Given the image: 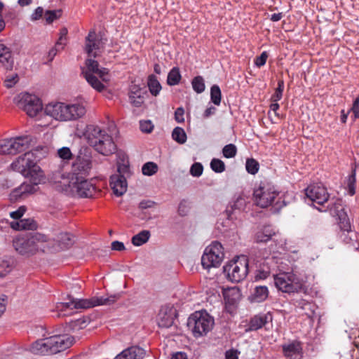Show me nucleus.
Wrapping results in <instances>:
<instances>
[{
  "mask_svg": "<svg viewBox=\"0 0 359 359\" xmlns=\"http://www.w3.org/2000/svg\"><path fill=\"white\" fill-rule=\"evenodd\" d=\"M93 58L89 57L86 60V67L81 68V75L94 89L98 92H102L105 86L94 75V74H97V71H99V63Z\"/></svg>",
  "mask_w": 359,
  "mask_h": 359,
  "instance_id": "14",
  "label": "nucleus"
},
{
  "mask_svg": "<svg viewBox=\"0 0 359 359\" xmlns=\"http://www.w3.org/2000/svg\"><path fill=\"white\" fill-rule=\"evenodd\" d=\"M245 169L249 174L255 175L259 170V163L253 158H247L245 162Z\"/></svg>",
  "mask_w": 359,
  "mask_h": 359,
  "instance_id": "40",
  "label": "nucleus"
},
{
  "mask_svg": "<svg viewBox=\"0 0 359 359\" xmlns=\"http://www.w3.org/2000/svg\"><path fill=\"white\" fill-rule=\"evenodd\" d=\"M57 242L58 243V248L60 250H65L71 247L74 241L72 234L67 232H61L57 236Z\"/></svg>",
  "mask_w": 359,
  "mask_h": 359,
  "instance_id": "30",
  "label": "nucleus"
},
{
  "mask_svg": "<svg viewBox=\"0 0 359 359\" xmlns=\"http://www.w3.org/2000/svg\"><path fill=\"white\" fill-rule=\"evenodd\" d=\"M355 184H356V166L352 168L351 172L346 180V184L348 193L350 196H353L355 194Z\"/></svg>",
  "mask_w": 359,
  "mask_h": 359,
  "instance_id": "33",
  "label": "nucleus"
},
{
  "mask_svg": "<svg viewBox=\"0 0 359 359\" xmlns=\"http://www.w3.org/2000/svg\"><path fill=\"white\" fill-rule=\"evenodd\" d=\"M147 86L150 93L155 97L159 95L162 89L161 84L157 77L154 74H151L148 76Z\"/></svg>",
  "mask_w": 359,
  "mask_h": 359,
  "instance_id": "31",
  "label": "nucleus"
},
{
  "mask_svg": "<svg viewBox=\"0 0 359 359\" xmlns=\"http://www.w3.org/2000/svg\"><path fill=\"white\" fill-rule=\"evenodd\" d=\"M175 312L172 309H161L158 314V325L161 327L168 328L174 323Z\"/></svg>",
  "mask_w": 359,
  "mask_h": 359,
  "instance_id": "25",
  "label": "nucleus"
},
{
  "mask_svg": "<svg viewBox=\"0 0 359 359\" xmlns=\"http://www.w3.org/2000/svg\"><path fill=\"white\" fill-rule=\"evenodd\" d=\"M214 318L206 311L193 313L187 320L188 329L193 336L198 338L206 335L213 327Z\"/></svg>",
  "mask_w": 359,
  "mask_h": 359,
  "instance_id": "5",
  "label": "nucleus"
},
{
  "mask_svg": "<svg viewBox=\"0 0 359 359\" xmlns=\"http://www.w3.org/2000/svg\"><path fill=\"white\" fill-rule=\"evenodd\" d=\"M224 257L223 247L218 241L212 242L208 246L201 257V264L204 269L218 267Z\"/></svg>",
  "mask_w": 359,
  "mask_h": 359,
  "instance_id": "11",
  "label": "nucleus"
},
{
  "mask_svg": "<svg viewBox=\"0 0 359 359\" xmlns=\"http://www.w3.org/2000/svg\"><path fill=\"white\" fill-rule=\"evenodd\" d=\"M60 11H46L44 14V18L47 23L50 24L54 20L57 19L60 15Z\"/></svg>",
  "mask_w": 359,
  "mask_h": 359,
  "instance_id": "52",
  "label": "nucleus"
},
{
  "mask_svg": "<svg viewBox=\"0 0 359 359\" xmlns=\"http://www.w3.org/2000/svg\"><path fill=\"white\" fill-rule=\"evenodd\" d=\"M189 209L188 202L186 200H182L179 204L177 212L180 216L184 217L188 214Z\"/></svg>",
  "mask_w": 359,
  "mask_h": 359,
  "instance_id": "54",
  "label": "nucleus"
},
{
  "mask_svg": "<svg viewBox=\"0 0 359 359\" xmlns=\"http://www.w3.org/2000/svg\"><path fill=\"white\" fill-rule=\"evenodd\" d=\"M74 338L68 334L53 335L34 341L30 348L32 353L50 355L65 351L72 346Z\"/></svg>",
  "mask_w": 359,
  "mask_h": 359,
  "instance_id": "2",
  "label": "nucleus"
},
{
  "mask_svg": "<svg viewBox=\"0 0 359 359\" xmlns=\"http://www.w3.org/2000/svg\"><path fill=\"white\" fill-rule=\"evenodd\" d=\"M29 178V182L22 183L19 187L14 189L11 193V197L15 200L23 197L25 195L32 194L36 193L39 189V184H44L46 182V177L44 174L31 175L27 176Z\"/></svg>",
  "mask_w": 359,
  "mask_h": 359,
  "instance_id": "12",
  "label": "nucleus"
},
{
  "mask_svg": "<svg viewBox=\"0 0 359 359\" xmlns=\"http://www.w3.org/2000/svg\"><path fill=\"white\" fill-rule=\"evenodd\" d=\"M15 224H18V230H34L37 228V224L33 219H21L20 222H15Z\"/></svg>",
  "mask_w": 359,
  "mask_h": 359,
  "instance_id": "39",
  "label": "nucleus"
},
{
  "mask_svg": "<svg viewBox=\"0 0 359 359\" xmlns=\"http://www.w3.org/2000/svg\"><path fill=\"white\" fill-rule=\"evenodd\" d=\"M267 57V53L266 51L262 52L259 57L255 58V65L258 67L264 66L266 62Z\"/></svg>",
  "mask_w": 359,
  "mask_h": 359,
  "instance_id": "56",
  "label": "nucleus"
},
{
  "mask_svg": "<svg viewBox=\"0 0 359 359\" xmlns=\"http://www.w3.org/2000/svg\"><path fill=\"white\" fill-rule=\"evenodd\" d=\"M184 109L183 107H180L177 108L175 111V119L177 123H184Z\"/></svg>",
  "mask_w": 359,
  "mask_h": 359,
  "instance_id": "61",
  "label": "nucleus"
},
{
  "mask_svg": "<svg viewBox=\"0 0 359 359\" xmlns=\"http://www.w3.org/2000/svg\"><path fill=\"white\" fill-rule=\"evenodd\" d=\"M203 166L201 163H194L190 168V174L193 177H198L203 174Z\"/></svg>",
  "mask_w": 359,
  "mask_h": 359,
  "instance_id": "50",
  "label": "nucleus"
},
{
  "mask_svg": "<svg viewBox=\"0 0 359 359\" xmlns=\"http://www.w3.org/2000/svg\"><path fill=\"white\" fill-rule=\"evenodd\" d=\"M102 39L97 34L95 31H90L85 39L84 50L88 57L95 58L102 45Z\"/></svg>",
  "mask_w": 359,
  "mask_h": 359,
  "instance_id": "19",
  "label": "nucleus"
},
{
  "mask_svg": "<svg viewBox=\"0 0 359 359\" xmlns=\"http://www.w3.org/2000/svg\"><path fill=\"white\" fill-rule=\"evenodd\" d=\"M282 350L285 357L293 359L297 355L303 357L302 343L298 340H293L282 345Z\"/></svg>",
  "mask_w": 359,
  "mask_h": 359,
  "instance_id": "23",
  "label": "nucleus"
},
{
  "mask_svg": "<svg viewBox=\"0 0 359 359\" xmlns=\"http://www.w3.org/2000/svg\"><path fill=\"white\" fill-rule=\"evenodd\" d=\"M90 168V156L80 151L72 163V177L81 176H83L85 177L88 174Z\"/></svg>",
  "mask_w": 359,
  "mask_h": 359,
  "instance_id": "18",
  "label": "nucleus"
},
{
  "mask_svg": "<svg viewBox=\"0 0 359 359\" xmlns=\"http://www.w3.org/2000/svg\"><path fill=\"white\" fill-rule=\"evenodd\" d=\"M49 238L45 234L34 233L30 236L17 237L13 241L15 250L22 255H29L37 252L39 243H46Z\"/></svg>",
  "mask_w": 359,
  "mask_h": 359,
  "instance_id": "6",
  "label": "nucleus"
},
{
  "mask_svg": "<svg viewBox=\"0 0 359 359\" xmlns=\"http://www.w3.org/2000/svg\"><path fill=\"white\" fill-rule=\"evenodd\" d=\"M158 171V165L154 162H147L142 167V172L144 175L151 176Z\"/></svg>",
  "mask_w": 359,
  "mask_h": 359,
  "instance_id": "43",
  "label": "nucleus"
},
{
  "mask_svg": "<svg viewBox=\"0 0 359 359\" xmlns=\"http://www.w3.org/2000/svg\"><path fill=\"white\" fill-rule=\"evenodd\" d=\"M284 90V81L283 80H279L278 82V86L275 90V93L271 96L272 102H278L283 97V92Z\"/></svg>",
  "mask_w": 359,
  "mask_h": 359,
  "instance_id": "47",
  "label": "nucleus"
},
{
  "mask_svg": "<svg viewBox=\"0 0 359 359\" xmlns=\"http://www.w3.org/2000/svg\"><path fill=\"white\" fill-rule=\"evenodd\" d=\"M349 111L353 112L354 118H359V95L354 99Z\"/></svg>",
  "mask_w": 359,
  "mask_h": 359,
  "instance_id": "58",
  "label": "nucleus"
},
{
  "mask_svg": "<svg viewBox=\"0 0 359 359\" xmlns=\"http://www.w3.org/2000/svg\"><path fill=\"white\" fill-rule=\"evenodd\" d=\"M13 266L8 261H0V278L4 277L12 271Z\"/></svg>",
  "mask_w": 359,
  "mask_h": 359,
  "instance_id": "49",
  "label": "nucleus"
},
{
  "mask_svg": "<svg viewBox=\"0 0 359 359\" xmlns=\"http://www.w3.org/2000/svg\"><path fill=\"white\" fill-rule=\"evenodd\" d=\"M222 93L219 86L215 84L210 88V100L215 105H219L221 103Z\"/></svg>",
  "mask_w": 359,
  "mask_h": 359,
  "instance_id": "41",
  "label": "nucleus"
},
{
  "mask_svg": "<svg viewBox=\"0 0 359 359\" xmlns=\"http://www.w3.org/2000/svg\"><path fill=\"white\" fill-rule=\"evenodd\" d=\"M62 40H63L62 37H60V41H57L56 43V47L50 50V51L48 53V56L50 57L51 60L53 59L55 55L57 54V48L60 46V48L62 49L63 48L65 43L62 42Z\"/></svg>",
  "mask_w": 359,
  "mask_h": 359,
  "instance_id": "63",
  "label": "nucleus"
},
{
  "mask_svg": "<svg viewBox=\"0 0 359 359\" xmlns=\"http://www.w3.org/2000/svg\"><path fill=\"white\" fill-rule=\"evenodd\" d=\"M43 14V8L41 6L37 7L30 17L32 21H36L41 18Z\"/></svg>",
  "mask_w": 359,
  "mask_h": 359,
  "instance_id": "62",
  "label": "nucleus"
},
{
  "mask_svg": "<svg viewBox=\"0 0 359 359\" xmlns=\"http://www.w3.org/2000/svg\"><path fill=\"white\" fill-rule=\"evenodd\" d=\"M210 168L214 172L222 173L225 170V164L219 158H213L210 162Z\"/></svg>",
  "mask_w": 359,
  "mask_h": 359,
  "instance_id": "45",
  "label": "nucleus"
},
{
  "mask_svg": "<svg viewBox=\"0 0 359 359\" xmlns=\"http://www.w3.org/2000/svg\"><path fill=\"white\" fill-rule=\"evenodd\" d=\"M182 79V75L179 67H172L168 74L167 84L172 86L180 83Z\"/></svg>",
  "mask_w": 359,
  "mask_h": 359,
  "instance_id": "32",
  "label": "nucleus"
},
{
  "mask_svg": "<svg viewBox=\"0 0 359 359\" xmlns=\"http://www.w3.org/2000/svg\"><path fill=\"white\" fill-rule=\"evenodd\" d=\"M57 154L63 160H69L72 157L70 149L67 147H63L58 149Z\"/></svg>",
  "mask_w": 359,
  "mask_h": 359,
  "instance_id": "53",
  "label": "nucleus"
},
{
  "mask_svg": "<svg viewBox=\"0 0 359 359\" xmlns=\"http://www.w3.org/2000/svg\"><path fill=\"white\" fill-rule=\"evenodd\" d=\"M13 170L21 173L24 177L31 175L44 174L41 168L37 165L36 159L32 151L25 152L20 156L11 164Z\"/></svg>",
  "mask_w": 359,
  "mask_h": 359,
  "instance_id": "7",
  "label": "nucleus"
},
{
  "mask_svg": "<svg viewBox=\"0 0 359 359\" xmlns=\"http://www.w3.org/2000/svg\"><path fill=\"white\" fill-rule=\"evenodd\" d=\"M341 238L346 244L352 245L355 250L358 249V245H355L356 235L355 232L351 231L349 233H342Z\"/></svg>",
  "mask_w": 359,
  "mask_h": 359,
  "instance_id": "42",
  "label": "nucleus"
},
{
  "mask_svg": "<svg viewBox=\"0 0 359 359\" xmlns=\"http://www.w3.org/2000/svg\"><path fill=\"white\" fill-rule=\"evenodd\" d=\"M244 205L245 200L241 197H238L236 201L231 203L229 206L227 207L226 212H228L229 216L233 213V210L241 209Z\"/></svg>",
  "mask_w": 359,
  "mask_h": 359,
  "instance_id": "46",
  "label": "nucleus"
},
{
  "mask_svg": "<svg viewBox=\"0 0 359 359\" xmlns=\"http://www.w3.org/2000/svg\"><path fill=\"white\" fill-rule=\"evenodd\" d=\"M276 288L285 293L299 292L303 288V283L293 273H280L273 276Z\"/></svg>",
  "mask_w": 359,
  "mask_h": 359,
  "instance_id": "9",
  "label": "nucleus"
},
{
  "mask_svg": "<svg viewBox=\"0 0 359 359\" xmlns=\"http://www.w3.org/2000/svg\"><path fill=\"white\" fill-rule=\"evenodd\" d=\"M154 124L150 120H144L140 121V128L142 132L150 133L154 129Z\"/></svg>",
  "mask_w": 359,
  "mask_h": 359,
  "instance_id": "51",
  "label": "nucleus"
},
{
  "mask_svg": "<svg viewBox=\"0 0 359 359\" xmlns=\"http://www.w3.org/2000/svg\"><path fill=\"white\" fill-rule=\"evenodd\" d=\"M273 316L270 312L259 313L251 317L245 326V332H255L262 329L267 323L272 322Z\"/></svg>",
  "mask_w": 359,
  "mask_h": 359,
  "instance_id": "20",
  "label": "nucleus"
},
{
  "mask_svg": "<svg viewBox=\"0 0 359 359\" xmlns=\"http://www.w3.org/2000/svg\"><path fill=\"white\" fill-rule=\"evenodd\" d=\"M18 104L30 117H34L42 109V103L40 99L34 95L23 93L19 95Z\"/></svg>",
  "mask_w": 359,
  "mask_h": 359,
  "instance_id": "15",
  "label": "nucleus"
},
{
  "mask_svg": "<svg viewBox=\"0 0 359 359\" xmlns=\"http://www.w3.org/2000/svg\"><path fill=\"white\" fill-rule=\"evenodd\" d=\"M0 62L6 69H11L13 65V59L10 48L4 43H0Z\"/></svg>",
  "mask_w": 359,
  "mask_h": 359,
  "instance_id": "26",
  "label": "nucleus"
},
{
  "mask_svg": "<svg viewBox=\"0 0 359 359\" xmlns=\"http://www.w3.org/2000/svg\"><path fill=\"white\" fill-rule=\"evenodd\" d=\"M126 349L130 355V359H142L146 354L145 350L139 346H132Z\"/></svg>",
  "mask_w": 359,
  "mask_h": 359,
  "instance_id": "36",
  "label": "nucleus"
},
{
  "mask_svg": "<svg viewBox=\"0 0 359 359\" xmlns=\"http://www.w3.org/2000/svg\"><path fill=\"white\" fill-rule=\"evenodd\" d=\"M30 142L28 136H18L0 142V154H16L25 151Z\"/></svg>",
  "mask_w": 359,
  "mask_h": 359,
  "instance_id": "13",
  "label": "nucleus"
},
{
  "mask_svg": "<svg viewBox=\"0 0 359 359\" xmlns=\"http://www.w3.org/2000/svg\"><path fill=\"white\" fill-rule=\"evenodd\" d=\"M223 296L226 304L235 305L240 300V290L237 287L228 288L224 290Z\"/></svg>",
  "mask_w": 359,
  "mask_h": 359,
  "instance_id": "28",
  "label": "nucleus"
},
{
  "mask_svg": "<svg viewBox=\"0 0 359 359\" xmlns=\"http://www.w3.org/2000/svg\"><path fill=\"white\" fill-rule=\"evenodd\" d=\"M97 74L104 82H108L110 81V76L109 74V69L107 68H99V71H97Z\"/></svg>",
  "mask_w": 359,
  "mask_h": 359,
  "instance_id": "59",
  "label": "nucleus"
},
{
  "mask_svg": "<svg viewBox=\"0 0 359 359\" xmlns=\"http://www.w3.org/2000/svg\"><path fill=\"white\" fill-rule=\"evenodd\" d=\"M320 212L329 211L330 215L336 217L338 219H341V217L346 213L343 207V201L339 198H332L327 202V205L325 209L323 208H317Z\"/></svg>",
  "mask_w": 359,
  "mask_h": 359,
  "instance_id": "22",
  "label": "nucleus"
},
{
  "mask_svg": "<svg viewBox=\"0 0 359 359\" xmlns=\"http://www.w3.org/2000/svg\"><path fill=\"white\" fill-rule=\"evenodd\" d=\"M156 203L151 200H142L139 203V208L142 210H145L147 208H151L154 206Z\"/></svg>",
  "mask_w": 359,
  "mask_h": 359,
  "instance_id": "64",
  "label": "nucleus"
},
{
  "mask_svg": "<svg viewBox=\"0 0 359 359\" xmlns=\"http://www.w3.org/2000/svg\"><path fill=\"white\" fill-rule=\"evenodd\" d=\"M147 91L144 87L137 84H132L130 86L128 97L130 104L135 107H140L144 102Z\"/></svg>",
  "mask_w": 359,
  "mask_h": 359,
  "instance_id": "21",
  "label": "nucleus"
},
{
  "mask_svg": "<svg viewBox=\"0 0 359 359\" xmlns=\"http://www.w3.org/2000/svg\"><path fill=\"white\" fill-rule=\"evenodd\" d=\"M115 175H120L123 176L124 178L130 177L132 172L130 168L129 161L127 156H123L117 161V173Z\"/></svg>",
  "mask_w": 359,
  "mask_h": 359,
  "instance_id": "27",
  "label": "nucleus"
},
{
  "mask_svg": "<svg viewBox=\"0 0 359 359\" xmlns=\"http://www.w3.org/2000/svg\"><path fill=\"white\" fill-rule=\"evenodd\" d=\"M69 187L72 193L80 198L91 197L95 191V186L83 176L71 177Z\"/></svg>",
  "mask_w": 359,
  "mask_h": 359,
  "instance_id": "17",
  "label": "nucleus"
},
{
  "mask_svg": "<svg viewBox=\"0 0 359 359\" xmlns=\"http://www.w3.org/2000/svg\"><path fill=\"white\" fill-rule=\"evenodd\" d=\"M275 233L269 228L265 227L263 230L257 232L255 236L256 243H266L270 241Z\"/></svg>",
  "mask_w": 359,
  "mask_h": 359,
  "instance_id": "35",
  "label": "nucleus"
},
{
  "mask_svg": "<svg viewBox=\"0 0 359 359\" xmlns=\"http://www.w3.org/2000/svg\"><path fill=\"white\" fill-rule=\"evenodd\" d=\"M269 274H270V273L269 271L258 269L256 271V272L255 273V280L256 281L265 280L266 278H268Z\"/></svg>",
  "mask_w": 359,
  "mask_h": 359,
  "instance_id": "60",
  "label": "nucleus"
},
{
  "mask_svg": "<svg viewBox=\"0 0 359 359\" xmlns=\"http://www.w3.org/2000/svg\"><path fill=\"white\" fill-rule=\"evenodd\" d=\"M339 225L342 233H349L351 231V225L346 213L341 217V219H339Z\"/></svg>",
  "mask_w": 359,
  "mask_h": 359,
  "instance_id": "48",
  "label": "nucleus"
},
{
  "mask_svg": "<svg viewBox=\"0 0 359 359\" xmlns=\"http://www.w3.org/2000/svg\"><path fill=\"white\" fill-rule=\"evenodd\" d=\"M268 296L269 290L266 286H256L250 296V299L252 302L259 303L265 301Z\"/></svg>",
  "mask_w": 359,
  "mask_h": 359,
  "instance_id": "29",
  "label": "nucleus"
},
{
  "mask_svg": "<svg viewBox=\"0 0 359 359\" xmlns=\"http://www.w3.org/2000/svg\"><path fill=\"white\" fill-rule=\"evenodd\" d=\"M306 198L313 204L316 203L324 207V204L330 199V194L327 188L322 183L311 184L305 189Z\"/></svg>",
  "mask_w": 359,
  "mask_h": 359,
  "instance_id": "16",
  "label": "nucleus"
},
{
  "mask_svg": "<svg viewBox=\"0 0 359 359\" xmlns=\"http://www.w3.org/2000/svg\"><path fill=\"white\" fill-rule=\"evenodd\" d=\"M191 86L194 92L202 93L205 89V80L202 76H196L191 81Z\"/></svg>",
  "mask_w": 359,
  "mask_h": 359,
  "instance_id": "37",
  "label": "nucleus"
},
{
  "mask_svg": "<svg viewBox=\"0 0 359 359\" xmlns=\"http://www.w3.org/2000/svg\"><path fill=\"white\" fill-rule=\"evenodd\" d=\"M86 111L81 104H67L64 102L49 103L45 107L46 115L60 121L76 120L85 115Z\"/></svg>",
  "mask_w": 359,
  "mask_h": 359,
  "instance_id": "4",
  "label": "nucleus"
},
{
  "mask_svg": "<svg viewBox=\"0 0 359 359\" xmlns=\"http://www.w3.org/2000/svg\"><path fill=\"white\" fill-rule=\"evenodd\" d=\"M150 236L151 233L149 231H141L140 233L133 236L131 240L132 243L135 246H141L149 241Z\"/></svg>",
  "mask_w": 359,
  "mask_h": 359,
  "instance_id": "34",
  "label": "nucleus"
},
{
  "mask_svg": "<svg viewBox=\"0 0 359 359\" xmlns=\"http://www.w3.org/2000/svg\"><path fill=\"white\" fill-rule=\"evenodd\" d=\"M26 210V207L22 205L19 207L16 210L10 212V216L13 219H20L25 213Z\"/></svg>",
  "mask_w": 359,
  "mask_h": 359,
  "instance_id": "55",
  "label": "nucleus"
},
{
  "mask_svg": "<svg viewBox=\"0 0 359 359\" xmlns=\"http://www.w3.org/2000/svg\"><path fill=\"white\" fill-rule=\"evenodd\" d=\"M83 135L88 144L103 156L111 155L117 151V146L112 136L97 125H88Z\"/></svg>",
  "mask_w": 359,
  "mask_h": 359,
  "instance_id": "1",
  "label": "nucleus"
},
{
  "mask_svg": "<svg viewBox=\"0 0 359 359\" xmlns=\"http://www.w3.org/2000/svg\"><path fill=\"white\" fill-rule=\"evenodd\" d=\"M18 81V75L15 74L11 76H7L4 81V83L6 88H10L15 86V84Z\"/></svg>",
  "mask_w": 359,
  "mask_h": 359,
  "instance_id": "57",
  "label": "nucleus"
},
{
  "mask_svg": "<svg viewBox=\"0 0 359 359\" xmlns=\"http://www.w3.org/2000/svg\"><path fill=\"white\" fill-rule=\"evenodd\" d=\"M172 139L179 144H184L186 142L187 136L184 130L181 127H175L172 133Z\"/></svg>",
  "mask_w": 359,
  "mask_h": 359,
  "instance_id": "38",
  "label": "nucleus"
},
{
  "mask_svg": "<svg viewBox=\"0 0 359 359\" xmlns=\"http://www.w3.org/2000/svg\"><path fill=\"white\" fill-rule=\"evenodd\" d=\"M121 297L120 294H114L107 297H93L90 299H72L65 303L68 308L71 309H90L97 306L111 305L116 302Z\"/></svg>",
  "mask_w": 359,
  "mask_h": 359,
  "instance_id": "8",
  "label": "nucleus"
},
{
  "mask_svg": "<svg viewBox=\"0 0 359 359\" xmlns=\"http://www.w3.org/2000/svg\"><path fill=\"white\" fill-rule=\"evenodd\" d=\"M237 147L235 144L230 143L225 145L222 149V154L226 158H231L236 156Z\"/></svg>",
  "mask_w": 359,
  "mask_h": 359,
  "instance_id": "44",
  "label": "nucleus"
},
{
  "mask_svg": "<svg viewBox=\"0 0 359 359\" xmlns=\"http://www.w3.org/2000/svg\"><path fill=\"white\" fill-rule=\"evenodd\" d=\"M279 192L275 186L270 182L264 180L255 185L253 190V199L255 203L262 208L272 205L273 203L276 209H280L285 206L288 201L285 198L290 196L287 195L279 197Z\"/></svg>",
  "mask_w": 359,
  "mask_h": 359,
  "instance_id": "3",
  "label": "nucleus"
},
{
  "mask_svg": "<svg viewBox=\"0 0 359 359\" xmlns=\"http://www.w3.org/2000/svg\"><path fill=\"white\" fill-rule=\"evenodd\" d=\"M223 269L229 280L233 283H239L248 275V259L245 256H242L238 259L226 264Z\"/></svg>",
  "mask_w": 359,
  "mask_h": 359,
  "instance_id": "10",
  "label": "nucleus"
},
{
  "mask_svg": "<svg viewBox=\"0 0 359 359\" xmlns=\"http://www.w3.org/2000/svg\"><path fill=\"white\" fill-rule=\"evenodd\" d=\"M110 187L116 196L123 195L128 188L127 179L120 175H112L110 177Z\"/></svg>",
  "mask_w": 359,
  "mask_h": 359,
  "instance_id": "24",
  "label": "nucleus"
}]
</instances>
